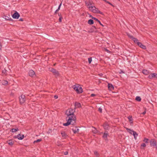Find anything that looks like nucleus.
<instances>
[{
	"label": "nucleus",
	"instance_id": "nucleus-38",
	"mask_svg": "<svg viewBox=\"0 0 157 157\" xmlns=\"http://www.w3.org/2000/svg\"><path fill=\"white\" fill-rule=\"evenodd\" d=\"M98 110L101 113L102 112V110L101 108H99L98 109Z\"/></svg>",
	"mask_w": 157,
	"mask_h": 157
},
{
	"label": "nucleus",
	"instance_id": "nucleus-50",
	"mask_svg": "<svg viewBox=\"0 0 157 157\" xmlns=\"http://www.w3.org/2000/svg\"><path fill=\"white\" fill-rule=\"evenodd\" d=\"M59 10H58V9L56 10V11H58Z\"/></svg>",
	"mask_w": 157,
	"mask_h": 157
},
{
	"label": "nucleus",
	"instance_id": "nucleus-32",
	"mask_svg": "<svg viewBox=\"0 0 157 157\" xmlns=\"http://www.w3.org/2000/svg\"><path fill=\"white\" fill-rule=\"evenodd\" d=\"M92 19L97 21L99 23H100V21L99 20H98L97 18L94 17H92Z\"/></svg>",
	"mask_w": 157,
	"mask_h": 157
},
{
	"label": "nucleus",
	"instance_id": "nucleus-13",
	"mask_svg": "<svg viewBox=\"0 0 157 157\" xmlns=\"http://www.w3.org/2000/svg\"><path fill=\"white\" fill-rule=\"evenodd\" d=\"M50 70L53 73H54L56 75L58 76V72L57 71H56L55 69L53 68H52L51 70Z\"/></svg>",
	"mask_w": 157,
	"mask_h": 157
},
{
	"label": "nucleus",
	"instance_id": "nucleus-39",
	"mask_svg": "<svg viewBox=\"0 0 157 157\" xmlns=\"http://www.w3.org/2000/svg\"><path fill=\"white\" fill-rule=\"evenodd\" d=\"M62 17H60L59 19V22H61L62 21Z\"/></svg>",
	"mask_w": 157,
	"mask_h": 157
},
{
	"label": "nucleus",
	"instance_id": "nucleus-10",
	"mask_svg": "<svg viewBox=\"0 0 157 157\" xmlns=\"http://www.w3.org/2000/svg\"><path fill=\"white\" fill-rule=\"evenodd\" d=\"M72 88H82V87L80 85L76 84L75 85H73L72 86Z\"/></svg>",
	"mask_w": 157,
	"mask_h": 157
},
{
	"label": "nucleus",
	"instance_id": "nucleus-12",
	"mask_svg": "<svg viewBox=\"0 0 157 157\" xmlns=\"http://www.w3.org/2000/svg\"><path fill=\"white\" fill-rule=\"evenodd\" d=\"M137 45L142 49H146L145 46L142 44V43L140 42H137Z\"/></svg>",
	"mask_w": 157,
	"mask_h": 157
},
{
	"label": "nucleus",
	"instance_id": "nucleus-48",
	"mask_svg": "<svg viewBox=\"0 0 157 157\" xmlns=\"http://www.w3.org/2000/svg\"><path fill=\"white\" fill-rule=\"evenodd\" d=\"M124 72L122 71H121V72H120V74H121L122 73H124Z\"/></svg>",
	"mask_w": 157,
	"mask_h": 157
},
{
	"label": "nucleus",
	"instance_id": "nucleus-26",
	"mask_svg": "<svg viewBox=\"0 0 157 157\" xmlns=\"http://www.w3.org/2000/svg\"><path fill=\"white\" fill-rule=\"evenodd\" d=\"M88 23L90 25H92L94 23V21L92 19H90L88 21Z\"/></svg>",
	"mask_w": 157,
	"mask_h": 157
},
{
	"label": "nucleus",
	"instance_id": "nucleus-47",
	"mask_svg": "<svg viewBox=\"0 0 157 157\" xmlns=\"http://www.w3.org/2000/svg\"><path fill=\"white\" fill-rule=\"evenodd\" d=\"M20 20V21H23V19H22V18H20V20Z\"/></svg>",
	"mask_w": 157,
	"mask_h": 157
},
{
	"label": "nucleus",
	"instance_id": "nucleus-23",
	"mask_svg": "<svg viewBox=\"0 0 157 157\" xmlns=\"http://www.w3.org/2000/svg\"><path fill=\"white\" fill-rule=\"evenodd\" d=\"M3 17V18L7 20H10V19H11L9 17L6 16H4Z\"/></svg>",
	"mask_w": 157,
	"mask_h": 157
},
{
	"label": "nucleus",
	"instance_id": "nucleus-31",
	"mask_svg": "<svg viewBox=\"0 0 157 157\" xmlns=\"http://www.w3.org/2000/svg\"><path fill=\"white\" fill-rule=\"evenodd\" d=\"M41 141V139H38V140H35V141H34V143H36V142H40Z\"/></svg>",
	"mask_w": 157,
	"mask_h": 157
},
{
	"label": "nucleus",
	"instance_id": "nucleus-33",
	"mask_svg": "<svg viewBox=\"0 0 157 157\" xmlns=\"http://www.w3.org/2000/svg\"><path fill=\"white\" fill-rule=\"evenodd\" d=\"M148 139H147L146 138H144V141L146 143H148Z\"/></svg>",
	"mask_w": 157,
	"mask_h": 157
},
{
	"label": "nucleus",
	"instance_id": "nucleus-45",
	"mask_svg": "<svg viewBox=\"0 0 157 157\" xmlns=\"http://www.w3.org/2000/svg\"><path fill=\"white\" fill-rule=\"evenodd\" d=\"M6 70H3L2 71V73L4 74H5L6 73Z\"/></svg>",
	"mask_w": 157,
	"mask_h": 157
},
{
	"label": "nucleus",
	"instance_id": "nucleus-46",
	"mask_svg": "<svg viewBox=\"0 0 157 157\" xmlns=\"http://www.w3.org/2000/svg\"><path fill=\"white\" fill-rule=\"evenodd\" d=\"M68 154V152L67 151L65 152L64 153L65 155H67Z\"/></svg>",
	"mask_w": 157,
	"mask_h": 157
},
{
	"label": "nucleus",
	"instance_id": "nucleus-41",
	"mask_svg": "<svg viewBox=\"0 0 157 157\" xmlns=\"http://www.w3.org/2000/svg\"><path fill=\"white\" fill-rule=\"evenodd\" d=\"M94 154L96 155L97 156L98 154V153L97 151H95L94 152Z\"/></svg>",
	"mask_w": 157,
	"mask_h": 157
},
{
	"label": "nucleus",
	"instance_id": "nucleus-42",
	"mask_svg": "<svg viewBox=\"0 0 157 157\" xmlns=\"http://www.w3.org/2000/svg\"><path fill=\"white\" fill-rule=\"evenodd\" d=\"M145 109V111L142 113V114L143 115H144L146 113V109Z\"/></svg>",
	"mask_w": 157,
	"mask_h": 157
},
{
	"label": "nucleus",
	"instance_id": "nucleus-18",
	"mask_svg": "<svg viewBox=\"0 0 157 157\" xmlns=\"http://www.w3.org/2000/svg\"><path fill=\"white\" fill-rule=\"evenodd\" d=\"M75 91L78 94H80L83 92L82 89H75Z\"/></svg>",
	"mask_w": 157,
	"mask_h": 157
},
{
	"label": "nucleus",
	"instance_id": "nucleus-22",
	"mask_svg": "<svg viewBox=\"0 0 157 157\" xmlns=\"http://www.w3.org/2000/svg\"><path fill=\"white\" fill-rule=\"evenodd\" d=\"M133 135L134 136V139L136 140L137 139V137L138 136V134L137 133L134 131V132H133Z\"/></svg>",
	"mask_w": 157,
	"mask_h": 157
},
{
	"label": "nucleus",
	"instance_id": "nucleus-5",
	"mask_svg": "<svg viewBox=\"0 0 157 157\" xmlns=\"http://www.w3.org/2000/svg\"><path fill=\"white\" fill-rule=\"evenodd\" d=\"M24 135H21L20 134L17 135V136H14V138H17L18 140H22L24 138Z\"/></svg>",
	"mask_w": 157,
	"mask_h": 157
},
{
	"label": "nucleus",
	"instance_id": "nucleus-35",
	"mask_svg": "<svg viewBox=\"0 0 157 157\" xmlns=\"http://www.w3.org/2000/svg\"><path fill=\"white\" fill-rule=\"evenodd\" d=\"M146 145L144 143H143L141 145V146L142 147H146Z\"/></svg>",
	"mask_w": 157,
	"mask_h": 157
},
{
	"label": "nucleus",
	"instance_id": "nucleus-4",
	"mask_svg": "<svg viewBox=\"0 0 157 157\" xmlns=\"http://www.w3.org/2000/svg\"><path fill=\"white\" fill-rule=\"evenodd\" d=\"M19 100L20 103L22 104L24 103L25 101V97L23 95H21L19 97Z\"/></svg>",
	"mask_w": 157,
	"mask_h": 157
},
{
	"label": "nucleus",
	"instance_id": "nucleus-8",
	"mask_svg": "<svg viewBox=\"0 0 157 157\" xmlns=\"http://www.w3.org/2000/svg\"><path fill=\"white\" fill-rule=\"evenodd\" d=\"M150 144L151 146H156V142L154 139H152L150 140Z\"/></svg>",
	"mask_w": 157,
	"mask_h": 157
},
{
	"label": "nucleus",
	"instance_id": "nucleus-21",
	"mask_svg": "<svg viewBox=\"0 0 157 157\" xmlns=\"http://www.w3.org/2000/svg\"><path fill=\"white\" fill-rule=\"evenodd\" d=\"M108 132H105L104 134V135L103 136V137L106 140L107 137V136H108Z\"/></svg>",
	"mask_w": 157,
	"mask_h": 157
},
{
	"label": "nucleus",
	"instance_id": "nucleus-20",
	"mask_svg": "<svg viewBox=\"0 0 157 157\" xmlns=\"http://www.w3.org/2000/svg\"><path fill=\"white\" fill-rule=\"evenodd\" d=\"M126 129L127 132L131 134H133V132H134V131H133L132 130H131V129H128L127 128H126Z\"/></svg>",
	"mask_w": 157,
	"mask_h": 157
},
{
	"label": "nucleus",
	"instance_id": "nucleus-11",
	"mask_svg": "<svg viewBox=\"0 0 157 157\" xmlns=\"http://www.w3.org/2000/svg\"><path fill=\"white\" fill-rule=\"evenodd\" d=\"M29 75L31 77H33L35 75L34 71L32 70L29 71Z\"/></svg>",
	"mask_w": 157,
	"mask_h": 157
},
{
	"label": "nucleus",
	"instance_id": "nucleus-7",
	"mask_svg": "<svg viewBox=\"0 0 157 157\" xmlns=\"http://www.w3.org/2000/svg\"><path fill=\"white\" fill-rule=\"evenodd\" d=\"M148 78L150 79H151L153 78H157V74L156 73H153L150 75Z\"/></svg>",
	"mask_w": 157,
	"mask_h": 157
},
{
	"label": "nucleus",
	"instance_id": "nucleus-3",
	"mask_svg": "<svg viewBox=\"0 0 157 157\" xmlns=\"http://www.w3.org/2000/svg\"><path fill=\"white\" fill-rule=\"evenodd\" d=\"M85 4L87 7L92 6L93 4V1L92 0H87L85 2Z\"/></svg>",
	"mask_w": 157,
	"mask_h": 157
},
{
	"label": "nucleus",
	"instance_id": "nucleus-6",
	"mask_svg": "<svg viewBox=\"0 0 157 157\" xmlns=\"http://www.w3.org/2000/svg\"><path fill=\"white\" fill-rule=\"evenodd\" d=\"M12 17L14 19H17L20 16L19 13L17 12H16L13 15Z\"/></svg>",
	"mask_w": 157,
	"mask_h": 157
},
{
	"label": "nucleus",
	"instance_id": "nucleus-9",
	"mask_svg": "<svg viewBox=\"0 0 157 157\" xmlns=\"http://www.w3.org/2000/svg\"><path fill=\"white\" fill-rule=\"evenodd\" d=\"M7 142L8 144L10 146H12L14 143V141L13 139L9 140L7 141Z\"/></svg>",
	"mask_w": 157,
	"mask_h": 157
},
{
	"label": "nucleus",
	"instance_id": "nucleus-19",
	"mask_svg": "<svg viewBox=\"0 0 157 157\" xmlns=\"http://www.w3.org/2000/svg\"><path fill=\"white\" fill-rule=\"evenodd\" d=\"M61 134L62 137L64 138H66L67 136L66 133L64 132H61Z\"/></svg>",
	"mask_w": 157,
	"mask_h": 157
},
{
	"label": "nucleus",
	"instance_id": "nucleus-16",
	"mask_svg": "<svg viewBox=\"0 0 157 157\" xmlns=\"http://www.w3.org/2000/svg\"><path fill=\"white\" fill-rule=\"evenodd\" d=\"M128 118L131 125L133 124V119L132 116H129L128 117Z\"/></svg>",
	"mask_w": 157,
	"mask_h": 157
},
{
	"label": "nucleus",
	"instance_id": "nucleus-15",
	"mask_svg": "<svg viewBox=\"0 0 157 157\" xmlns=\"http://www.w3.org/2000/svg\"><path fill=\"white\" fill-rule=\"evenodd\" d=\"M75 105L76 108H80L81 106L80 103L78 102H75Z\"/></svg>",
	"mask_w": 157,
	"mask_h": 157
},
{
	"label": "nucleus",
	"instance_id": "nucleus-36",
	"mask_svg": "<svg viewBox=\"0 0 157 157\" xmlns=\"http://www.w3.org/2000/svg\"><path fill=\"white\" fill-rule=\"evenodd\" d=\"M105 2L111 5H112V4L110 3L109 2H108V1H107L106 0H103Z\"/></svg>",
	"mask_w": 157,
	"mask_h": 157
},
{
	"label": "nucleus",
	"instance_id": "nucleus-24",
	"mask_svg": "<svg viewBox=\"0 0 157 157\" xmlns=\"http://www.w3.org/2000/svg\"><path fill=\"white\" fill-rule=\"evenodd\" d=\"M143 73L145 75H147L149 73V72L146 70H144L143 71Z\"/></svg>",
	"mask_w": 157,
	"mask_h": 157
},
{
	"label": "nucleus",
	"instance_id": "nucleus-43",
	"mask_svg": "<svg viewBox=\"0 0 157 157\" xmlns=\"http://www.w3.org/2000/svg\"><path fill=\"white\" fill-rule=\"evenodd\" d=\"M54 98L55 99H57L58 98V96L56 95L54 96Z\"/></svg>",
	"mask_w": 157,
	"mask_h": 157
},
{
	"label": "nucleus",
	"instance_id": "nucleus-14",
	"mask_svg": "<svg viewBox=\"0 0 157 157\" xmlns=\"http://www.w3.org/2000/svg\"><path fill=\"white\" fill-rule=\"evenodd\" d=\"M72 130L73 131L74 133H75L78 132L79 131V129L76 127H74L72 128Z\"/></svg>",
	"mask_w": 157,
	"mask_h": 157
},
{
	"label": "nucleus",
	"instance_id": "nucleus-44",
	"mask_svg": "<svg viewBox=\"0 0 157 157\" xmlns=\"http://www.w3.org/2000/svg\"><path fill=\"white\" fill-rule=\"evenodd\" d=\"M95 94H92L91 95V97H94V96H95Z\"/></svg>",
	"mask_w": 157,
	"mask_h": 157
},
{
	"label": "nucleus",
	"instance_id": "nucleus-29",
	"mask_svg": "<svg viewBox=\"0 0 157 157\" xmlns=\"http://www.w3.org/2000/svg\"><path fill=\"white\" fill-rule=\"evenodd\" d=\"M136 100L138 101H141V98L140 97L137 96L136 98Z\"/></svg>",
	"mask_w": 157,
	"mask_h": 157
},
{
	"label": "nucleus",
	"instance_id": "nucleus-1",
	"mask_svg": "<svg viewBox=\"0 0 157 157\" xmlns=\"http://www.w3.org/2000/svg\"><path fill=\"white\" fill-rule=\"evenodd\" d=\"M75 110L71 109H68L66 112L67 117L66 118L67 122L63 124L64 126H67L70 124L73 125L75 122L76 118L74 114Z\"/></svg>",
	"mask_w": 157,
	"mask_h": 157
},
{
	"label": "nucleus",
	"instance_id": "nucleus-30",
	"mask_svg": "<svg viewBox=\"0 0 157 157\" xmlns=\"http://www.w3.org/2000/svg\"><path fill=\"white\" fill-rule=\"evenodd\" d=\"M2 83L3 85H5L8 83V82L4 80L2 81Z\"/></svg>",
	"mask_w": 157,
	"mask_h": 157
},
{
	"label": "nucleus",
	"instance_id": "nucleus-27",
	"mask_svg": "<svg viewBox=\"0 0 157 157\" xmlns=\"http://www.w3.org/2000/svg\"><path fill=\"white\" fill-rule=\"evenodd\" d=\"M18 128H12L11 129V131L13 132H16L18 131Z\"/></svg>",
	"mask_w": 157,
	"mask_h": 157
},
{
	"label": "nucleus",
	"instance_id": "nucleus-17",
	"mask_svg": "<svg viewBox=\"0 0 157 157\" xmlns=\"http://www.w3.org/2000/svg\"><path fill=\"white\" fill-rule=\"evenodd\" d=\"M91 130L92 132L94 133H97L98 132V130L95 128L94 127H92Z\"/></svg>",
	"mask_w": 157,
	"mask_h": 157
},
{
	"label": "nucleus",
	"instance_id": "nucleus-28",
	"mask_svg": "<svg viewBox=\"0 0 157 157\" xmlns=\"http://www.w3.org/2000/svg\"><path fill=\"white\" fill-rule=\"evenodd\" d=\"M132 39L134 41V42L135 43H137V42H139L138 41V40L137 39H136V38H135L133 37H132Z\"/></svg>",
	"mask_w": 157,
	"mask_h": 157
},
{
	"label": "nucleus",
	"instance_id": "nucleus-51",
	"mask_svg": "<svg viewBox=\"0 0 157 157\" xmlns=\"http://www.w3.org/2000/svg\"><path fill=\"white\" fill-rule=\"evenodd\" d=\"M59 10H58V9L56 10V11H58Z\"/></svg>",
	"mask_w": 157,
	"mask_h": 157
},
{
	"label": "nucleus",
	"instance_id": "nucleus-34",
	"mask_svg": "<svg viewBox=\"0 0 157 157\" xmlns=\"http://www.w3.org/2000/svg\"><path fill=\"white\" fill-rule=\"evenodd\" d=\"M88 60L89 63H90L92 61V58H89L88 59Z\"/></svg>",
	"mask_w": 157,
	"mask_h": 157
},
{
	"label": "nucleus",
	"instance_id": "nucleus-49",
	"mask_svg": "<svg viewBox=\"0 0 157 157\" xmlns=\"http://www.w3.org/2000/svg\"><path fill=\"white\" fill-rule=\"evenodd\" d=\"M102 26H103V25L102 24H101V23H99Z\"/></svg>",
	"mask_w": 157,
	"mask_h": 157
},
{
	"label": "nucleus",
	"instance_id": "nucleus-53",
	"mask_svg": "<svg viewBox=\"0 0 157 157\" xmlns=\"http://www.w3.org/2000/svg\"><path fill=\"white\" fill-rule=\"evenodd\" d=\"M156 147L157 148V147Z\"/></svg>",
	"mask_w": 157,
	"mask_h": 157
},
{
	"label": "nucleus",
	"instance_id": "nucleus-2",
	"mask_svg": "<svg viewBox=\"0 0 157 157\" xmlns=\"http://www.w3.org/2000/svg\"><path fill=\"white\" fill-rule=\"evenodd\" d=\"M87 8L90 11L93 13H101V12L98 10V9L96 8L95 6L93 5L88 7Z\"/></svg>",
	"mask_w": 157,
	"mask_h": 157
},
{
	"label": "nucleus",
	"instance_id": "nucleus-25",
	"mask_svg": "<svg viewBox=\"0 0 157 157\" xmlns=\"http://www.w3.org/2000/svg\"><path fill=\"white\" fill-rule=\"evenodd\" d=\"M108 88H114V87L112 84L110 83L108 84Z\"/></svg>",
	"mask_w": 157,
	"mask_h": 157
},
{
	"label": "nucleus",
	"instance_id": "nucleus-40",
	"mask_svg": "<svg viewBox=\"0 0 157 157\" xmlns=\"http://www.w3.org/2000/svg\"><path fill=\"white\" fill-rule=\"evenodd\" d=\"M127 35H128V36H129V37L131 38V39L132 38V37H133V36H132L130 35L129 34H128Z\"/></svg>",
	"mask_w": 157,
	"mask_h": 157
},
{
	"label": "nucleus",
	"instance_id": "nucleus-52",
	"mask_svg": "<svg viewBox=\"0 0 157 157\" xmlns=\"http://www.w3.org/2000/svg\"><path fill=\"white\" fill-rule=\"evenodd\" d=\"M107 128H108V126H107V127L106 128H105V129H107Z\"/></svg>",
	"mask_w": 157,
	"mask_h": 157
},
{
	"label": "nucleus",
	"instance_id": "nucleus-37",
	"mask_svg": "<svg viewBox=\"0 0 157 157\" xmlns=\"http://www.w3.org/2000/svg\"><path fill=\"white\" fill-rule=\"evenodd\" d=\"M62 3H61L60 5H59L58 7V10H59L60 8L61 7V5Z\"/></svg>",
	"mask_w": 157,
	"mask_h": 157
}]
</instances>
